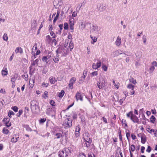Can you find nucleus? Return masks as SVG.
<instances>
[{"mask_svg":"<svg viewBox=\"0 0 157 157\" xmlns=\"http://www.w3.org/2000/svg\"><path fill=\"white\" fill-rule=\"evenodd\" d=\"M62 3H63V2H62V0H58L57 7L59 6H61L62 5Z\"/></svg>","mask_w":157,"mask_h":157,"instance_id":"obj_54","label":"nucleus"},{"mask_svg":"<svg viewBox=\"0 0 157 157\" xmlns=\"http://www.w3.org/2000/svg\"><path fill=\"white\" fill-rule=\"evenodd\" d=\"M55 135L57 136L56 138L57 139H59L62 136V134L60 133H57Z\"/></svg>","mask_w":157,"mask_h":157,"instance_id":"obj_39","label":"nucleus"},{"mask_svg":"<svg viewBox=\"0 0 157 157\" xmlns=\"http://www.w3.org/2000/svg\"><path fill=\"white\" fill-rule=\"evenodd\" d=\"M65 124L66 127H70L72 125V121L71 119L67 118L65 120Z\"/></svg>","mask_w":157,"mask_h":157,"instance_id":"obj_5","label":"nucleus"},{"mask_svg":"<svg viewBox=\"0 0 157 157\" xmlns=\"http://www.w3.org/2000/svg\"><path fill=\"white\" fill-rule=\"evenodd\" d=\"M49 81L52 84H54L57 82V80L55 78H54L53 76H51L49 78Z\"/></svg>","mask_w":157,"mask_h":157,"instance_id":"obj_13","label":"nucleus"},{"mask_svg":"<svg viewBox=\"0 0 157 157\" xmlns=\"http://www.w3.org/2000/svg\"><path fill=\"white\" fill-rule=\"evenodd\" d=\"M76 100L78 101V100H80L81 101H83V96L80 93L77 92L75 96Z\"/></svg>","mask_w":157,"mask_h":157,"instance_id":"obj_7","label":"nucleus"},{"mask_svg":"<svg viewBox=\"0 0 157 157\" xmlns=\"http://www.w3.org/2000/svg\"><path fill=\"white\" fill-rule=\"evenodd\" d=\"M126 121L125 120L122 119L121 121L122 123L124 124V128H125V127H127L128 126L127 124L126 123Z\"/></svg>","mask_w":157,"mask_h":157,"instance_id":"obj_41","label":"nucleus"},{"mask_svg":"<svg viewBox=\"0 0 157 157\" xmlns=\"http://www.w3.org/2000/svg\"><path fill=\"white\" fill-rule=\"evenodd\" d=\"M91 74L93 76H97L98 74V72L97 71L93 72Z\"/></svg>","mask_w":157,"mask_h":157,"instance_id":"obj_58","label":"nucleus"},{"mask_svg":"<svg viewBox=\"0 0 157 157\" xmlns=\"http://www.w3.org/2000/svg\"><path fill=\"white\" fill-rule=\"evenodd\" d=\"M151 64L152 65V66H155L156 67L157 66V63L155 61H154L151 63Z\"/></svg>","mask_w":157,"mask_h":157,"instance_id":"obj_61","label":"nucleus"},{"mask_svg":"<svg viewBox=\"0 0 157 157\" xmlns=\"http://www.w3.org/2000/svg\"><path fill=\"white\" fill-rule=\"evenodd\" d=\"M58 2V0H54L53 2V5L56 8H57Z\"/></svg>","mask_w":157,"mask_h":157,"instance_id":"obj_30","label":"nucleus"},{"mask_svg":"<svg viewBox=\"0 0 157 157\" xmlns=\"http://www.w3.org/2000/svg\"><path fill=\"white\" fill-rule=\"evenodd\" d=\"M50 104L52 106H55V103L54 101L52 100H51L50 101Z\"/></svg>","mask_w":157,"mask_h":157,"instance_id":"obj_44","label":"nucleus"},{"mask_svg":"<svg viewBox=\"0 0 157 157\" xmlns=\"http://www.w3.org/2000/svg\"><path fill=\"white\" fill-rule=\"evenodd\" d=\"M2 132L6 134H7L9 132V130L5 128H3V129Z\"/></svg>","mask_w":157,"mask_h":157,"instance_id":"obj_26","label":"nucleus"},{"mask_svg":"<svg viewBox=\"0 0 157 157\" xmlns=\"http://www.w3.org/2000/svg\"><path fill=\"white\" fill-rule=\"evenodd\" d=\"M92 67L94 69H98V68H97L96 64L95 63H94L93 64Z\"/></svg>","mask_w":157,"mask_h":157,"instance_id":"obj_64","label":"nucleus"},{"mask_svg":"<svg viewBox=\"0 0 157 157\" xmlns=\"http://www.w3.org/2000/svg\"><path fill=\"white\" fill-rule=\"evenodd\" d=\"M91 36V37L92 39L93 40V42L92 41L91 42V43L92 44H94V43L95 42L97 41V38H96V37H94L93 36Z\"/></svg>","mask_w":157,"mask_h":157,"instance_id":"obj_34","label":"nucleus"},{"mask_svg":"<svg viewBox=\"0 0 157 157\" xmlns=\"http://www.w3.org/2000/svg\"><path fill=\"white\" fill-rule=\"evenodd\" d=\"M151 151V148L150 146H148L147 147V148L146 150V151L147 152H150Z\"/></svg>","mask_w":157,"mask_h":157,"instance_id":"obj_52","label":"nucleus"},{"mask_svg":"<svg viewBox=\"0 0 157 157\" xmlns=\"http://www.w3.org/2000/svg\"><path fill=\"white\" fill-rule=\"evenodd\" d=\"M23 127L25 128L26 130L28 132H32V129L28 125H24Z\"/></svg>","mask_w":157,"mask_h":157,"instance_id":"obj_17","label":"nucleus"},{"mask_svg":"<svg viewBox=\"0 0 157 157\" xmlns=\"http://www.w3.org/2000/svg\"><path fill=\"white\" fill-rule=\"evenodd\" d=\"M102 68L104 71H106L107 70V67L105 65H103Z\"/></svg>","mask_w":157,"mask_h":157,"instance_id":"obj_50","label":"nucleus"},{"mask_svg":"<svg viewBox=\"0 0 157 157\" xmlns=\"http://www.w3.org/2000/svg\"><path fill=\"white\" fill-rule=\"evenodd\" d=\"M130 149L132 151H134L136 149V147L134 145L132 144L131 146Z\"/></svg>","mask_w":157,"mask_h":157,"instance_id":"obj_36","label":"nucleus"},{"mask_svg":"<svg viewBox=\"0 0 157 157\" xmlns=\"http://www.w3.org/2000/svg\"><path fill=\"white\" fill-rule=\"evenodd\" d=\"M91 31L92 32H98V26L96 25H95L94 24L92 26V29Z\"/></svg>","mask_w":157,"mask_h":157,"instance_id":"obj_11","label":"nucleus"},{"mask_svg":"<svg viewBox=\"0 0 157 157\" xmlns=\"http://www.w3.org/2000/svg\"><path fill=\"white\" fill-rule=\"evenodd\" d=\"M50 34V35L52 36L53 38H55L56 37V36L53 32L52 31L51 32Z\"/></svg>","mask_w":157,"mask_h":157,"instance_id":"obj_56","label":"nucleus"},{"mask_svg":"<svg viewBox=\"0 0 157 157\" xmlns=\"http://www.w3.org/2000/svg\"><path fill=\"white\" fill-rule=\"evenodd\" d=\"M46 40L48 43H49L52 41V39L49 35H48L46 37Z\"/></svg>","mask_w":157,"mask_h":157,"instance_id":"obj_21","label":"nucleus"},{"mask_svg":"<svg viewBox=\"0 0 157 157\" xmlns=\"http://www.w3.org/2000/svg\"><path fill=\"white\" fill-rule=\"evenodd\" d=\"M126 136L128 140V137L130 136V133L129 132H126Z\"/></svg>","mask_w":157,"mask_h":157,"instance_id":"obj_60","label":"nucleus"},{"mask_svg":"<svg viewBox=\"0 0 157 157\" xmlns=\"http://www.w3.org/2000/svg\"><path fill=\"white\" fill-rule=\"evenodd\" d=\"M78 157H87L86 155L83 153H81L79 154Z\"/></svg>","mask_w":157,"mask_h":157,"instance_id":"obj_62","label":"nucleus"},{"mask_svg":"<svg viewBox=\"0 0 157 157\" xmlns=\"http://www.w3.org/2000/svg\"><path fill=\"white\" fill-rule=\"evenodd\" d=\"M33 55L31 57V61L33 60L34 59H35L36 58V55L35 53H34Z\"/></svg>","mask_w":157,"mask_h":157,"instance_id":"obj_51","label":"nucleus"},{"mask_svg":"<svg viewBox=\"0 0 157 157\" xmlns=\"http://www.w3.org/2000/svg\"><path fill=\"white\" fill-rule=\"evenodd\" d=\"M5 124L6 126L7 127H9L11 125V123L9 122V121H7V122H6Z\"/></svg>","mask_w":157,"mask_h":157,"instance_id":"obj_53","label":"nucleus"},{"mask_svg":"<svg viewBox=\"0 0 157 157\" xmlns=\"http://www.w3.org/2000/svg\"><path fill=\"white\" fill-rule=\"evenodd\" d=\"M68 42H67V45L68 43H69L68 47L70 48V51H71L72 49H73L74 48V44L73 43L71 42V40H68Z\"/></svg>","mask_w":157,"mask_h":157,"instance_id":"obj_9","label":"nucleus"},{"mask_svg":"<svg viewBox=\"0 0 157 157\" xmlns=\"http://www.w3.org/2000/svg\"><path fill=\"white\" fill-rule=\"evenodd\" d=\"M120 50H118V51H115L113 53H115V54H124V55H125V54L124 53H121L120 52Z\"/></svg>","mask_w":157,"mask_h":157,"instance_id":"obj_55","label":"nucleus"},{"mask_svg":"<svg viewBox=\"0 0 157 157\" xmlns=\"http://www.w3.org/2000/svg\"><path fill=\"white\" fill-rule=\"evenodd\" d=\"M59 60V58L58 55H57L55 57H54L53 59L54 61L56 63H57Z\"/></svg>","mask_w":157,"mask_h":157,"instance_id":"obj_24","label":"nucleus"},{"mask_svg":"<svg viewBox=\"0 0 157 157\" xmlns=\"http://www.w3.org/2000/svg\"><path fill=\"white\" fill-rule=\"evenodd\" d=\"M98 9L100 11H102L105 9V6L103 4H101L98 7Z\"/></svg>","mask_w":157,"mask_h":157,"instance_id":"obj_18","label":"nucleus"},{"mask_svg":"<svg viewBox=\"0 0 157 157\" xmlns=\"http://www.w3.org/2000/svg\"><path fill=\"white\" fill-rule=\"evenodd\" d=\"M129 81L130 82L132 83L134 85H135L136 83V80L131 77L129 79Z\"/></svg>","mask_w":157,"mask_h":157,"instance_id":"obj_23","label":"nucleus"},{"mask_svg":"<svg viewBox=\"0 0 157 157\" xmlns=\"http://www.w3.org/2000/svg\"><path fill=\"white\" fill-rule=\"evenodd\" d=\"M3 39L4 40L7 41L8 40V37L7 36V34L6 33H5L3 36Z\"/></svg>","mask_w":157,"mask_h":157,"instance_id":"obj_28","label":"nucleus"},{"mask_svg":"<svg viewBox=\"0 0 157 157\" xmlns=\"http://www.w3.org/2000/svg\"><path fill=\"white\" fill-rule=\"evenodd\" d=\"M39 59H37L35 60H33V62L31 63V65L35 66L36 65H37L38 64V63L39 62Z\"/></svg>","mask_w":157,"mask_h":157,"instance_id":"obj_15","label":"nucleus"},{"mask_svg":"<svg viewBox=\"0 0 157 157\" xmlns=\"http://www.w3.org/2000/svg\"><path fill=\"white\" fill-rule=\"evenodd\" d=\"M155 69V67L154 66H152L151 67L149 68V73H152L153 71Z\"/></svg>","mask_w":157,"mask_h":157,"instance_id":"obj_35","label":"nucleus"},{"mask_svg":"<svg viewBox=\"0 0 157 157\" xmlns=\"http://www.w3.org/2000/svg\"><path fill=\"white\" fill-rule=\"evenodd\" d=\"M15 115V113L12 111L10 110L8 113V116L10 117H11V115Z\"/></svg>","mask_w":157,"mask_h":157,"instance_id":"obj_29","label":"nucleus"},{"mask_svg":"<svg viewBox=\"0 0 157 157\" xmlns=\"http://www.w3.org/2000/svg\"><path fill=\"white\" fill-rule=\"evenodd\" d=\"M74 19L73 17H70L69 19V24L70 25L74 26Z\"/></svg>","mask_w":157,"mask_h":157,"instance_id":"obj_16","label":"nucleus"},{"mask_svg":"<svg viewBox=\"0 0 157 157\" xmlns=\"http://www.w3.org/2000/svg\"><path fill=\"white\" fill-rule=\"evenodd\" d=\"M155 119H156L155 117L154 116L152 115L151 117L150 118V121L152 123H153L155 121Z\"/></svg>","mask_w":157,"mask_h":157,"instance_id":"obj_27","label":"nucleus"},{"mask_svg":"<svg viewBox=\"0 0 157 157\" xmlns=\"http://www.w3.org/2000/svg\"><path fill=\"white\" fill-rule=\"evenodd\" d=\"M10 119L9 118H5L3 119V121L4 122V123H5L6 122H7V121H10Z\"/></svg>","mask_w":157,"mask_h":157,"instance_id":"obj_46","label":"nucleus"},{"mask_svg":"<svg viewBox=\"0 0 157 157\" xmlns=\"http://www.w3.org/2000/svg\"><path fill=\"white\" fill-rule=\"evenodd\" d=\"M96 64L97 65V68H99L101 66V61H99Z\"/></svg>","mask_w":157,"mask_h":157,"instance_id":"obj_45","label":"nucleus"},{"mask_svg":"<svg viewBox=\"0 0 157 157\" xmlns=\"http://www.w3.org/2000/svg\"><path fill=\"white\" fill-rule=\"evenodd\" d=\"M73 83H71V82H69V86L70 88L71 89H72L73 88Z\"/></svg>","mask_w":157,"mask_h":157,"instance_id":"obj_57","label":"nucleus"},{"mask_svg":"<svg viewBox=\"0 0 157 157\" xmlns=\"http://www.w3.org/2000/svg\"><path fill=\"white\" fill-rule=\"evenodd\" d=\"M18 75L17 74H15L13 76V77L11 78V81L12 82H15L16 79Z\"/></svg>","mask_w":157,"mask_h":157,"instance_id":"obj_19","label":"nucleus"},{"mask_svg":"<svg viewBox=\"0 0 157 157\" xmlns=\"http://www.w3.org/2000/svg\"><path fill=\"white\" fill-rule=\"evenodd\" d=\"M92 142V140H88L84 141L86 147H90L91 144Z\"/></svg>","mask_w":157,"mask_h":157,"instance_id":"obj_12","label":"nucleus"},{"mask_svg":"<svg viewBox=\"0 0 157 157\" xmlns=\"http://www.w3.org/2000/svg\"><path fill=\"white\" fill-rule=\"evenodd\" d=\"M42 60L43 62H45L47 63H48V62L49 61L47 58V57L45 56H44L43 57Z\"/></svg>","mask_w":157,"mask_h":157,"instance_id":"obj_33","label":"nucleus"},{"mask_svg":"<svg viewBox=\"0 0 157 157\" xmlns=\"http://www.w3.org/2000/svg\"><path fill=\"white\" fill-rule=\"evenodd\" d=\"M14 135L13 136V138L11 140V142L12 143H15L17 142V140H16V138H15Z\"/></svg>","mask_w":157,"mask_h":157,"instance_id":"obj_31","label":"nucleus"},{"mask_svg":"<svg viewBox=\"0 0 157 157\" xmlns=\"http://www.w3.org/2000/svg\"><path fill=\"white\" fill-rule=\"evenodd\" d=\"M64 94V91H63V90H61V92L59 93V95H58L59 97L60 98L62 97L63 96Z\"/></svg>","mask_w":157,"mask_h":157,"instance_id":"obj_32","label":"nucleus"},{"mask_svg":"<svg viewBox=\"0 0 157 157\" xmlns=\"http://www.w3.org/2000/svg\"><path fill=\"white\" fill-rule=\"evenodd\" d=\"M146 136L144 134L143 136L141 138V142L142 144H145L146 142Z\"/></svg>","mask_w":157,"mask_h":157,"instance_id":"obj_22","label":"nucleus"},{"mask_svg":"<svg viewBox=\"0 0 157 157\" xmlns=\"http://www.w3.org/2000/svg\"><path fill=\"white\" fill-rule=\"evenodd\" d=\"M30 108L32 112L34 114H37L40 111L39 103L35 100H33L30 102Z\"/></svg>","mask_w":157,"mask_h":157,"instance_id":"obj_1","label":"nucleus"},{"mask_svg":"<svg viewBox=\"0 0 157 157\" xmlns=\"http://www.w3.org/2000/svg\"><path fill=\"white\" fill-rule=\"evenodd\" d=\"M134 86L132 85V84H129L127 86V87L128 89L129 90H133L134 89Z\"/></svg>","mask_w":157,"mask_h":157,"instance_id":"obj_25","label":"nucleus"},{"mask_svg":"<svg viewBox=\"0 0 157 157\" xmlns=\"http://www.w3.org/2000/svg\"><path fill=\"white\" fill-rule=\"evenodd\" d=\"M76 80V78L75 77L72 78L70 80V82H71V83H73L74 84Z\"/></svg>","mask_w":157,"mask_h":157,"instance_id":"obj_47","label":"nucleus"},{"mask_svg":"<svg viewBox=\"0 0 157 157\" xmlns=\"http://www.w3.org/2000/svg\"><path fill=\"white\" fill-rule=\"evenodd\" d=\"M46 120V119H45L44 118H42L39 120V122L40 123H43Z\"/></svg>","mask_w":157,"mask_h":157,"instance_id":"obj_49","label":"nucleus"},{"mask_svg":"<svg viewBox=\"0 0 157 157\" xmlns=\"http://www.w3.org/2000/svg\"><path fill=\"white\" fill-rule=\"evenodd\" d=\"M11 109L15 112H17L18 111V109L17 107L15 106L12 107Z\"/></svg>","mask_w":157,"mask_h":157,"instance_id":"obj_40","label":"nucleus"},{"mask_svg":"<svg viewBox=\"0 0 157 157\" xmlns=\"http://www.w3.org/2000/svg\"><path fill=\"white\" fill-rule=\"evenodd\" d=\"M130 119L133 122L139 123V120L136 116L133 114H132V115L130 117Z\"/></svg>","mask_w":157,"mask_h":157,"instance_id":"obj_6","label":"nucleus"},{"mask_svg":"<svg viewBox=\"0 0 157 157\" xmlns=\"http://www.w3.org/2000/svg\"><path fill=\"white\" fill-rule=\"evenodd\" d=\"M72 151L71 147L65 148L62 151L59 152V157H68Z\"/></svg>","mask_w":157,"mask_h":157,"instance_id":"obj_2","label":"nucleus"},{"mask_svg":"<svg viewBox=\"0 0 157 157\" xmlns=\"http://www.w3.org/2000/svg\"><path fill=\"white\" fill-rule=\"evenodd\" d=\"M115 43L116 45L117 46H119L121 45V38L119 36L117 37Z\"/></svg>","mask_w":157,"mask_h":157,"instance_id":"obj_10","label":"nucleus"},{"mask_svg":"<svg viewBox=\"0 0 157 157\" xmlns=\"http://www.w3.org/2000/svg\"><path fill=\"white\" fill-rule=\"evenodd\" d=\"M0 93H2L3 94H4L6 93L5 90L4 89H2L0 90Z\"/></svg>","mask_w":157,"mask_h":157,"instance_id":"obj_59","label":"nucleus"},{"mask_svg":"<svg viewBox=\"0 0 157 157\" xmlns=\"http://www.w3.org/2000/svg\"><path fill=\"white\" fill-rule=\"evenodd\" d=\"M23 50L20 47H18L16 48L15 50V52L17 54L18 53H20V54H22L23 53Z\"/></svg>","mask_w":157,"mask_h":157,"instance_id":"obj_14","label":"nucleus"},{"mask_svg":"<svg viewBox=\"0 0 157 157\" xmlns=\"http://www.w3.org/2000/svg\"><path fill=\"white\" fill-rule=\"evenodd\" d=\"M23 112V110L21 109L19 111L18 113H17V116L18 117H20L21 115L22 114Z\"/></svg>","mask_w":157,"mask_h":157,"instance_id":"obj_38","label":"nucleus"},{"mask_svg":"<svg viewBox=\"0 0 157 157\" xmlns=\"http://www.w3.org/2000/svg\"><path fill=\"white\" fill-rule=\"evenodd\" d=\"M90 136L88 132H85L83 135V138L84 140V141L88 140H92L90 138Z\"/></svg>","mask_w":157,"mask_h":157,"instance_id":"obj_8","label":"nucleus"},{"mask_svg":"<svg viewBox=\"0 0 157 157\" xmlns=\"http://www.w3.org/2000/svg\"><path fill=\"white\" fill-rule=\"evenodd\" d=\"M87 71H84L83 73V75L80 77L79 80V82L80 84H82L83 83V82L87 75Z\"/></svg>","mask_w":157,"mask_h":157,"instance_id":"obj_3","label":"nucleus"},{"mask_svg":"<svg viewBox=\"0 0 157 157\" xmlns=\"http://www.w3.org/2000/svg\"><path fill=\"white\" fill-rule=\"evenodd\" d=\"M8 71L7 68H5L4 70L3 69L2 71V74L3 76H6L7 75Z\"/></svg>","mask_w":157,"mask_h":157,"instance_id":"obj_20","label":"nucleus"},{"mask_svg":"<svg viewBox=\"0 0 157 157\" xmlns=\"http://www.w3.org/2000/svg\"><path fill=\"white\" fill-rule=\"evenodd\" d=\"M144 134L143 133H139L137 134V136L139 137H140L141 138L142 137V136H143L144 135Z\"/></svg>","mask_w":157,"mask_h":157,"instance_id":"obj_63","label":"nucleus"},{"mask_svg":"<svg viewBox=\"0 0 157 157\" xmlns=\"http://www.w3.org/2000/svg\"><path fill=\"white\" fill-rule=\"evenodd\" d=\"M61 50L60 48H58V49L56 51L57 55H58L59 54L61 53Z\"/></svg>","mask_w":157,"mask_h":157,"instance_id":"obj_43","label":"nucleus"},{"mask_svg":"<svg viewBox=\"0 0 157 157\" xmlns=\"http://www.w3.org/2000/svg\"><path fill=\"white\" fill-rule=\"evenodd\" d=\"M80 130V127L79 125H78L77 126H76L75 128V132H79V131Z\"/></svg>","mask_w":157,"mask_h":157,"instance_id":"obj_37","label":"nucleus"},{"mask_svg":"<svg viewBox=\"0 0 157 157\" xmlns=\"http://www.w3.org/2000/svg\"><path fill=\"white\" fill-rule=\"evenodd\" d=\"M97 86L99 89L102 88L105 86L104 80L102 79L101 81H99L97 83Z\"/></svg>","mask_w":157,"mask_h":157,"instance_id":"obj_4","label":"nucleus"},{"mask_svg":"<svg viewBox=\"0 0 157 157\" xmlns=\"http://www.w3.org/2000/svg\"><path fill=\"white\" fill-rule=\"evenodd\" d=\"M142 39L143 40V43L144 44H145L146 43L147 41L146 36L144 35L143 36Z\"/></svg>","mask_w":157,"mask_h":157,"instance_id":"obj_48","label":"nucleus"},{"mask_svg":"<svg viewBox=\"0 0 157 157\" xmlns=\"http://www.w3.org/2000/svg\"><path fill=\"white\" fill-rule=\"evenodd\" d=\"M68 24L67 23H65L64 24V29L65 30H67L68 29Z\"/></svg>","mask_w":157,"mask_h":157,"instance_id":"obj_42","label":"nucleus"}]
</instances>
